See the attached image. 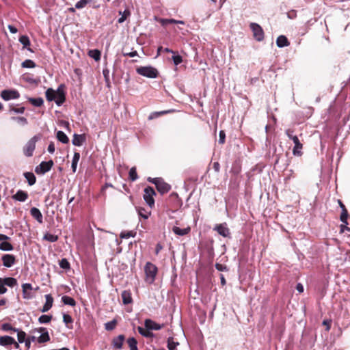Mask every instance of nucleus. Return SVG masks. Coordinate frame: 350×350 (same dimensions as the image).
Instances as JSON below:
<instances>
[{
    "mask_svg": "<svg viewBox=\"0 0 350 350\" xmlns=\"http://www.w3.org/2000/svg\"><path fill=\"white\" fill-rule=\"evenodd\" d=\"M250 27L253 33L254 38L258 42L262 41L265 38V33L262 28L256 23H251L250 24Z\"/></svg>",
    "mask_w": 350,
    "mask_h": 350,
    "instance_id": "nucleus-4",
    "label": "nucleus"
},
{
    "mask_svg": "<svg viewBox=\"0 0 350 350\" xmlns=\"http://www.w3.org/2000/svg\"><path fill=\"white\" fill-rule=\"evenodd\" d=\"M276 44L278 47L282 48L288 46L290 43L285 36L281 35L278 37L276 40Z\"/></svg>",
    "mask_w": 350,
    "mask_h": 350,
    "instance_id": "nucleus-23",
    "label": "nucleus"
},
{
    "mask_svg": "<svg viewBox=\"0 0 350 350\" xmlns=\"http://www.w3.org/2000/svg\"><path fill=\"white\" fill-rule=\"evenodd\" d=\"M20 42L23 45V47H27L30 45V40L27 36H22L19 38Z\"/></svg>",
    "mask_w": 350,
    "mask_h": 350,
    "instance_id": "nucleus-48",
    "label": "nucleus"
},
{
    "mask_svg": "<svg viewBox=\"0 0 350 350\" xmlns=\"http://www.w3.org/2000/svg\"><path fill=\"white\" fill-rule=\"evenodd\" d=\"M154 180L156 182L154 183L156 188L161 194L167 193L170 190L171 186L168 183H165L163 178H161L160 179H155Z\"/></svg>",
    "mask_w": 350,
    "mask_h": 350,
    "instance_id": "nucleus-6",
    "label": "nucleus"
},
{
    "mask_svg": "<svg viewBox=\"0 0 350 350\" xmlns=\"http://www.w3.org/2000/svg\"><path fill=\"white\" fill-rule=\"evenodd\" d=\"M172 231L177 235L183 236L188 234L190 231V228H180L177 226H174Z\"/></svg>",
    "mask_w": 350,
    "mask_h": 350,
    "instance_id": "nucleus-24",
    "label": "nucleus"
},
{
    "mask_svg": "<svg viewBox=\"0 0 350 350\" xmlns=\"http://www.w3.org/2000/svg\"><path fill=\"white\" fill-rule=\"evenodd\" d=\"M125 338L122 334L119 335L113 339V345L115 348L120 349L122 347L123 342Z\"/></svg>",
    "mask_w": 350,
    "mask_h": 350,
    "instance_id": "nucleus-21",
    "label": "nucleus"
},
{
    "mask_svg": "<svg viewBox=\"0 0 350 350\" xmlns=\"http://www.w3.org/2000/svg\"><path fill=\"white\" fill-rule=\"evenodd\" d=\"M0 250L2 251H11L13 250V246L9 242L3 241L0 243Z\"/></svg>",
    "mask_w": 350,
    "mask_h": 350,
    "instance_id": "nucleus-36",
    "label": "nucleus"
},
{
    "mask_svg": "<svg viewBox=\"0 0 350 350\" xmlns=\"http://www.w3.org/2000/svg\"><path fill=\"white\" fill-rule=\"evenodd\" d=\"M64 89V85L61 84L56 91L55 102L58 106L62 105L66 100V95Z\"/></svg>",
    "mask_w": 350,
    "mask_h": 350,
    "instance_id": "nucleus-9",
    "label": "nucleus"
},
{
    "mask_svg": "<svg viewBox=\"0 0 350 350\" xmlns=\"http://www.w3.org/2000/svg\"><path fill=\"white\" fill-rule=\"evenodd\" d=\"M172 60L174 64L177 66L183 62V57L179 55H173Z\"/></svg>",
    "mask_w": 350,
    "mask_h": 350,
    "instance_id": "nucleus-52",
    "label": "nucleus"
},
{
    "mask_svg": "<svg viewBox=\"0 0 350 350\" xmlns=\"http://www.w3.org/2000/svg\"><path fill=\"white\" fill-rule=\"evenodd\" d=\"M178 345H179V342L174 341V338L172 337L168 338L167 348L169 350H175Z\"/></svg>",
    "mask_w": 350,
    "mask_h": 350,
    "instance_id": "nucleus-34",
    "label": "nucleus"
},
{
    "mask_svg": "<svg viewBox=\"0 0 350 350\" xmlns=\"http://www.w3.org/2000/svg\"><path fill=\"white\" fill-rule=\"evenodd\" d=\"M121 297L122 299V303L124 305H127L131 304L133 302V299L131 297V293L130 291H123L121 294Z\"/></svg>",
    "mask_w": 350,
    "mask_h": 350,
    "instance_id": "nucleus-19",
    "label": "nucleus"
},
{
    "mask_svg": "<svg viewBox=\"0 0 350 350\" xmlns=\"http://www.w3.org/2000/svg\"><path fill=\"white\" fill-rule=\"evenodd\" d=\"M129 178L131 181H135L138 178L135 167H133L131 168L129 171Z\"/></svg>",
    "mask_w": 350,
    "mask_h": 350,
    "instance_id": "nucleus-41",
    "label": "nucleus"
},
{
    "mask_svg": "<svg viewBox=\"0 0 350 350\" xmlns=\"http://www.w3.org/2000/svg\"><path fill=\"white\" fill-rule=\"evenodd\" d=\"M1 328L4 331H13V332L18 331L17 328L12 327V325L8 323L2 324Z\"/></svg>",
    "mask_w": 350,
    "mask_h": 350,
    "instance_id": "nucleus-50",
    "label": "nucleus"
},
{
    "mask_svg": "<svg viewBox=\"0 0 350 350\" xmlns=\"http://www.w3.org/2000/svg\"><path fill=\"white\" fill-rule=\"evenodd\" d=\"M24 176L27 179L28 184L31 186L36 183V178L32 172H25Z\"/></svg>",
    "mask_w": 350,
    "mask_h": 350,
    "instance_id": "nucleus-26",
    "label": "nucleus"
},
{
    "mask_svg": "<svg viewBox=\"0 0 350 350\" xmlns=\"http://www.w3.org/2000/svg\"><path fill=\"white\" fill-rule=\"evenodd\" d=\"M0 282H2L5 286H8L9 287H14L17 284L16 279L11 277L1 278Z\"/></svg>",
    "mask_w": 350,
    "mask_h": 350,
    "instance_id": "nucleus-22",
    "label": "nucleus"
},
{
    "mask_svg": "<svg viewBox=\"0 0 350 350\" xmlns=\"http://www.w3.org/2000/svg\"><path fill=\"white\" fill-rule=\"evenodd\" d=\"M40 139V136L35 135L31 137L23 148V152L26 157H31L36 148V142Z\"/></svg>",
    "mask_w": 350,
    "mask_h": 350,
    "instance_id": "nucleus-2",
    "label": "nucleus"
},
{
    "mask_svg": "<svg viewBox=\"0 0 350 350\" xmlns=\"http://www.w3.org/2000/svg\"><path fill=\"white\" fill-rule=\"evenodd\" d=\"M12 343H15V340L14 338L10 336H3L0 337V345L6 347L8 345H11Z\"/></svg>",
    "mask_w": 350,
    "mask_h": 350,
    "instance_id": "nucleus-20",
    "label": "nucleus"
},
{
    "mask_svg": "<svg viewBox=\"0 0 350 350\" xmlns=\"http://www.w3.org/2000/svg\"><path fill=\"white\" fill-rule=\"evenodd\" d=\"M44 239L53 243V242L57 241V239H58V237H57V235L49 234V233H46L44 236Z\"/></svg>",
    "mask_w": 350,
    "mask_h": 350,
    "instance_id": "nucleus-47",
    "label": "nucleus"
},
{
    "mask_svg": "<svg viewBox=\"0 0 350 350\" xmlns=\"http://www.w3.org/2000/svg\"><path fill=\"white\" fill-rule=\"evenodd\" d=\"M63 321L66 324L71 323H72V319L70 315L67 314H63Z\"/></svg>",
    "mask_w": 350,
    "mask_h": 350,
    "instance_id": "nucleus-54",
    "label": "nucleus"
},
{
    "mask_svg": "<svg viewBox=\"0 0 350 350\" xmlns=\"http://www.w3.org/2000/svg\"><path fill=\"white\" fill-rule=\"evenodd\" d=\"M127 343L129 345V347H130V350H138L137 347V342L135 338H129L127 340Z\"/></svg>",
    "mask_w": 350,
    "mask_h": 350,
    "instance_id": "nucleus-35",
    "label": "nucleus"
},
{
    "mask_svg": "<svg viewBox=\"0 0 350 350\" xmlns=\"http://www.w3.org/2000/svg\"><path fill=\"white\" fill-rule=\"evenodd\" d=\"M29 101L36 107H40L43 105L44 100L42 98H29Z\"/></svg>",
    "mask_w": 350,
    "mask_h": 350,
    "instance_id": "nucleus-38",
    "label": "nucleus"
},
{
    "mask_svg": "<svg viewBox=\"0 0 350 350\" xmlns=\"http://www.w3.org/2000/svg\"><path fill=\"white\" fill-rule=\"evenodd\" d=\"M86 137L84 134L79 135L75 133L73 135V138L72 140V143L74 146H81L85 142Z\"/></svg>",
    "mask_w": 350,
    "mask_h": 350,
    "instance_id": "nucleus-14",
    "label": "nucleus"
},
{
    "mask_svg": "<svg viewBox=\"0 0 350 350\" xmlns=\"http://www.w3.org/2000/svg\"><path fill=\"white\" fill-rule=\"evenodd\" d=\"M56 91L52 88H49L45 92L46 98L49 101L55 100Z\"/></svg>",
    "mask_w": 350,
    "mask_h": 350,
    "instance_id": "nucleus-32",
    "label": "nucleus"
},
{
    "mask_svg": "<svg viewBox=\"0 0 350 350\" xmlns=\"http://www.w3.org/2000/svg\"><path fill=\"white\" fill-rule=\"evenodd\" d=\"M119 14L121 15V17L118 19V23H122L127 17L130 16L131 12L129 9H126L124 12L119 11Z\"/></svg>",
    "mask_w": 350,
    "mask_h": 350,
    "instance_id": "nucleus-31",
    "label": "nucleus"
},
{
    "mask_svg": "<svg viewBox=\"0 0 350 350\" xmlns=\"http://www.w3.org/2000/svg\"><path fill=\"white\" fill-rule=\"evenodd\" d=\"M59 265L64 269H69L70 268V263L66 258H62L59 260Z\"/></svg>",
    "mask_w": 350,
    "mask_h": 350,
    "instance_id": "nucleus-46",
    "label": "nucleus"
},
{
    "mask_svg": "<svg viewBox=\"0 0 350 350\" xmlns=\"http://www.w3.org/2000/svg\"><path fill=\"white\" fill-rule=\"evenodd\" d=\"M135 234V232H133L132 231H129V232H122L121 234H120V237L122 239H128L131 237H134Z\"/></svg>",
    "mask_w": 350,
    "mask_h": 350,
    "instance_id": "nucleus-53",
    "label": "nucleus"
},
{
    "mask_svg": "<svg viewBox=\"0 0 350 350\" xmlns=\"http://www.w3.org/2000/svg\"><path fill=\"white\" fill-rule=\"evenodd\" d=\"M215 266V268L219 271H228V268H227L226 265H225L220 264V263H216Z\"/></svg>",
    "mask_w": 350,
    "mask_h": 350,
    "instance_id": "nucleus-56",
    "label": "nucleus"
},
{
    "mask_svg": "<svg viewBox=\"0 0 350 350\" xmlns=\"http://www.w3.org/2000/svg\"><path fill=\"white\" fill-rule=\"evenodd\" d=\"M23 297L25 299H29L31 297V295L28 293V291H31L32 289V286L31 284L25 283L22 285Z\"/></svg>",
    "mask_w": 350,
    "mask_h": 350,
    "instance_id": "nucleus-25",
    "label": "nucleus"
},
{
    "mask_svg": "<svg viewBox=\"0 0 350 350\" xmlns=\"http://www.w3.org/2000/svg\"><path fill=\"white\" fill-rule=\"evenodd\" d=\"M348 213H341L340 219L342 221V223L348 224L347 223V218H348Z\"/></svg>",
    "mask_w": 350,
    "mask_h": 350,
    "instance_id": "nucleus-58",
    "label": "nucleus"
},
{
    "mask_svg": "<svg viewBox=\"0 0 350 350\" xmlns=\"http://www.w3.org/2000/svg\"><path fill=\"white\" fill-rule=\"evenodd\" d=\"M293 142L295 144L293 149V154L295 156H301L303 152H301V149L303 148V144L300 142L299 138L294 137L293 139Z\"/></svg>",
    "mask_w": 350,
    "mask_h": 350,
    "instance_id": "nucleus-11",
    "label": "nucleus"
},
{
    "mask_svg": "<svg viewBox=\"0 0 350 350\" xmlns=\"http://www.w3.org/2000/svg\"><path fill=\"white\" fill-rule=\"evenodd\" d=\"M214 230H216L219 234L224 237H230V232L229 228L227 227L226 223L218 224L215 226Z\"/></svg>",
    "mask_w": 350,
    "mask_h": 350,
    "instance_id": "nucleus-10",
    "label": "nucleus"
},
{
    "mask_svg": "<svg viewBox=\"0 0 350 350\" xmlns=\"http://www.w3.org/2000/svg\"><path fill=\"white\" fill-rule=\"evenodd\" d=\"M31 215L37 220L38 222L42 224L43 222V217L40 211L36 208L33 207L30 209Z\"/></svg>",
    "mask_w": 350,
    "mask_h": 350,
    "instance_id": "nucleus-17",
    "label": "nucleus"
},
{
    "mask_svg": "<svg viewBox=\"0 0 350 350\" xmlns=\"http://www.w3.org/2000/svg\"><path fill=\"white\" fill-rule=\"evenodd\" d=\"M174 111H175L174 109H170V110L161 111L152 113L149 116L148 120H152V119H153L156 117H158L159 116L170 113L174 112Z\"/></svg>",
    "mask_w": 350,
    "mask_h": 350,
    "instance_id": "nucleus-33",
    "label": "nucleus"
},
{
    "mask_svg": "<svg viewBox=\"0 0 350 350\" xmlns=\"http://www.w3.org/2000/svg\"><path fill=\"white\" fill-rule=\"evenodd\" d=\"M285 134L286 135V136L288 137V139L293 140L294 139V137H297V136L296 135H293V131L292 129H286L285 131Z\"/></svg>",
    "mask_w": 350,
    "mask_h": 350,
    "instance_id": "nucleus-57",
    "label": "nucleus"
},
{
    "mask_svg": "<svg viewBox=\"0 0 350 350\" xmlns=\"http://www.w3.org/2000/svg\"><path fill=\"white\" fill-rule=\"evenodd\" d=\"M156 20L159 21L162 26H167L169 24H184V21H178L175 19H167V18H157Z\"/></svg>",
    "mask_w": 350,
    "mask_h": 350,
    "instance_id": "nucleus-18",
    "label": "nucleus"
},
{
    "mask_svg": "<svg viewBox=\"0 0 350 350\" xmlns=\"http://www.w3.org/2000/svg\"><path fill=\"white\" fill-rule=\"evenodd\" d=\"M2 261L3 266L11 267L15 263V256L12 254H4L2 256Z\"/></svg>",
    "mask_w": 350,
    "mask_h": 350,
    "instance_id": "nucleus-12",
    "label": "nucleus"
},
{
    "mask_svg": "<svg viewBox=\"0 0 350 350\" xmlns=\"http://www.w3.org/2000/svg\"><path fill=\"white\" fill-rule=\"evenodd\" d=\"M21 66L23 68H33L36 67V64L31 59H26L22 62Z\"/></svg>",
    "mask_w": 350,
    "mask_h": 350,
    "instance_id": "nucleus-39",
    "label": "nucleus"
},
{
    "mask_svg": "<svg viewBox=\"0 0 350 350\" xmlns=\"http://www.w3.org/2000/svg\"><path fill=\"white\" fill-rule=\"evenodd\" d=\"M62 301L65 305H69L71 306H75L76 305L75 300L72 297L67 295H64L62 297Z\"/></svg>",
    "mask_w": 350,
    "mask_h": 350,
    "instance_id": "nucleus-30",
    "label": "nucleus"
},
{
    "mask_svg": "<svg viewBox=\"0 0 350 350\" xmlns=\"http://www.w3.org/2000/svg\"><path fill=\"white\" fill-rule=\"evenodd\" d=\"M89 55L94 59L96 61H98L100 58V52L98 50H92L89 52Z\"/></svg>",
    "mask_w": 350,
    "mask_h": 350,
    "instance_id": "nucleus-42",
    "label": "nucleus"
},
{
    "mask_svg": "<svg viewBox=\"0 0 350 350\" xmlns=\"http://www.w3.org/2000/svg\"><path fill=\"white\" fill-rule=\"evenodd\" d=\"M28 193L23 190H18L14 196L12 198L18 202H25L28 198Z\"/></svg>",
    "mask_w": 350,
    "mask_h": 350,
    "instance_id": "nucleus-16",
    "label": "nucleus"
},
{
    "mask_svg": "<svg viewBox=\"0 0 350 350\" xmlns=\"http://www.w3.org/2000/svg\"><path fill=\"white\" fill-rule=\"evenodd\" d=\"M46 302L40 310L42 312H46L49 311L53 306V298L51 294L45 295Z\"/></svg>",
    "mask_w": 350,
    "mask_h": 350,
    "instance_id": "nucleus-15",
    "label": "nucleus"
},
{
    "mask_svg": "<svg viewBox=\"0 0 350 350\" xmlns=\"http://www.w3.org/2000/svg\"><path fill=\"white\" fill-rule=\"evenodd\" d=\"M50 340V336L48 332H44L38 337V342L39 343H44Z\"/></svg>",
    "mask_w": 350,
    "mask_h": 350,
    "instance_id": "nucleus-37",
    "label": "nucleus"
},
{
    "mask_svg": "<svg viewBox=\"0 0 350 350\" xmlns=\"http://www.w3.org/2000/svg\"><path fill=\"white\" fill-rule=\"evenodd\" d=\"M116 324H117L116 320L113 319L111 321L106 323L105 324V327L107 330L111 331V330H113L116 327Z\"/></svg>",
    "mask_w": 350,
    "mask_h": 350,
    "instance_id": "nucleus-43",
    "label": "nucleus"
},
{
    "mask_svg": "<svg viewBox=\"0 0 350 350\" xmlns=\"http://www.w3.org/2000/svg\"><path fill=\"white\" fill-rule=\"evenodd\" d=\"M17 332V338L19 343H23L26 340V333L24 331L20 330L18 329Z\"/></svg>",
    "mask_w": 350,
    "mask_h": 350,
    "instance_id": "nucleus-40",
    "label": "nucleus"
},
{
    "mask_svg": "<svg viewBox=\"0 0 350 350\" xmlns=\"http://www.w3.org/2000/svg\"><path fill=\"white\" fill-rule=\"evenodd\" d=\"M12 119L16 120L19 124H21L23 125L27 124V120L25 117H12Z\"/></svg>",
    "mask_w": 350,
    "mask_h": 350,
    "instance_id": "nucleus-51",
    "label": "nucleus"
},
{
    "mask_svg": "<svg viewBox=\"0 0 350 350\" xmlns=\"http://www.w3.org/2000/svg\"><path fill=\"white\" fill-rule=\"evenodd\" d=\"M57 139L63 144H68L69 139L67 135L62 131H59L56 135Z\"/></svg>",
    "mask_w": 350,
    "mask_h": 350,
    "instance_id": "nucleus-27",
    "label": "nucleus"
},
{
    "mask_svg": "<svg viewBox=\"0 0 350 350\" xmlns=\"http://www.w3.org/2000/svg\"><path fill=\"white\" fill-rule=\"evenodd\" d=\"M323 325L326 326V331H329L331 327V321L329 320H324L323 321Z\"/></svg>",
    "mask_w": 350,
    "mask_h": 350,
    "instance_id": "nucleus-62",
    "label": "nucleus"
},
{
    "mask_svg": "<svg viewBox=\"0 0 350 350\" xmlns=\"http://www.w3.org/2000/svg\"><path fill=\"white\" fill-rule=\"evenodd\" d=\"M1 97L4 100H10L11 99H16L20 97V94L15 90H4L1 92Z\"/></svg>",
    "mask_w": 350,
    "mask_h": 350,
    "instance_id": "nucleus-7",
    "label": "nucleus"
},
{
    "mask_svg": "<svg viewBox=\"0 0 350 350\" xmlns=\"http://www.w3.org/2000/svg\"><path fill=\"white\" fill-rule=\"evenodd\" d=\"M53 165V161L50 160L49 161H42L40 164L35 169L37 174H45L49 172Z\"/></svg>",
    "mask_w": 350,
    "mask_h": 350,
    "instance_id": "nucleus-8",
    "label": "nucleus"
},
{
    "mask_svg": "<svg viewBox=\"0 0 350 350\" xmlns=\"http://www.w3.org/2000/svg\"><path fill=\"white\" fill-rule=\"evenodd\" d=\"M136 72L143 77L151 79L157 78L159 75L158 70L150 66L138 67L136 68Z\"/></svg>",
    "mask_w": 350,
    "mask_h": 350,
    "instance_id": "nucleus-1",
    "label": "nucleus"
},
{
    "mask_svg": "<svg viewBox=\"0 0 350 350\" xmlns=\"http://www.w3.org/2000/svg\"><path fill=\"white\" fill-rule=\"evenodd\" d=\"M7 292V288L2 282H0V294H4Z\"/></svg>",
    "mask_w": 350,
    "mask_h": 350,
    "instance_id": "nucleus-64",
    "label": "nucleus"
},
{
    "mask_svg": "<svg viewBox=\"0 0 350 350\" xmlns=\"http://www.w3.org/2000/svg\"><path fill=\"white\" fill-rule=\"evenodd\" d=\"M137 330H138L139 333L144 337L151 338L153 336V333L151 332L150 330L148 329L146 327V329H144L142 327H138Z\"/></svg>",
    "mask_w": 350,
    "mask_h": 350,
    "instance_id": "nucleus-29",
    "label": "nucleus"
},
{
    "mask_svg": "<svg viewBox=\"0 0 350 350\" xmlns=\"http://www.w3.org/2000/svg\"><path fill=\"white\" fill-rule=\"evenodd\" d=\"M51 319H52L51 315L43 314L39 317L38 321L40 323H48L51 321Z\"/></svg>",
    "mask_w": 350,
    "mask_h": 350,
    "instance_id": "nucleus-44",
    "label": "nucleus"
},
{
    "mask_svg": "<svg viewBox=\"0 0 350 350\" xmlns=\"http://www.w3.org/2000/svg\"><path fill=\"white\" fill-rule=\"evenodd\" d=\"M55 145L53 142H51L48 146V151L53 154L55 152Z\"/></svg>",
    "mask_w": 350,
    "mask_h": 350,
    "instance_id": "nucleus-63",
    "label": "nucleus"
},
{
    "mask_svg": "<svg viewBox=\"0 0 350 350\" xmlns=\"http://www.w3.org/2000/svg\"><path fill=\"white\" fill-rule=\"evenodd\" d=\"M35 339H36L35 336H31L30 338H27L25 342V347L27 349L30 348L31 341H34Z\"/></svg>",
    "mask_w": 350,
    "mask_h": 350,
    "instance_id": "nucleus-60",
    "label": "nucleus"
},
{
    "mask_svg": "<svg viewBox=\"0 0 350 350\" xmlns=\"http://www.w3.org/2000/svg\"><path fill=\"white\" fill-rule=\"evenodd\" d=\"M80 159V154L79 152H75L74 153V156L72 161V165L71 167L73 172H75L77 170V163L79 162V160Z\"/></svg>",
    "mask_w": 350,
    "mask_h": 350,
    "instance_id": "nucleus-28",
    "label": "nucleus"
},
{
    "mask_svg": "<svg viewBox=\"0 0 350 350\" xmlns=\"http://www.w3.org/2000/svg\"><path fill=\"white\" fill-rule=\"evenodd\" d=\"M144 325L145 327L150 330H159L163 327V325H159L151 319H146Z\"/></svg>",
    "mask_w": 350,
    "mask_h": 350,
    "instance_id": "nucleus-13",
    "label": "nucleus"
},
{
    "mask_svg": "<svg viewBox=\"0 0 350 350\" xmlns=\"http://www.w3.org/2000/svg\"><path fill=\"white\" fill-rule=\"evenodd\" d=\"M156 193L152 187H147L144 189V199L147 204L152 208L154 204V196Z\"/></svg>",
    "mask_w": 350,
    "mask_h": 350,
    "instance_id": "nucleus-5",
    "label": "nucleus"
},
{
    "mask_svg": "<svg viewBox=\"0 0 350 350\" xmlns=\"http://www.w3.org/2000/svg\"><path fill=\"white\" fill-rule=\"evenodd\" d=\"M91 0H80L75 4V8L77 9H83L85 7V5L90 3Z\"/></svg>",
    "mask_w": 350,
    "mask_h": 350,
    "instance_id": "nucleus-45",
    "label": "nucleus"
},
{
    "mask_svg": "<svg viewBox=\"0 0 350 350\" xmlns=\"http://www.w3.org/2000/svg\"><path fill=\"white\" fill-rule=\"evenodd\" d=\"M138 214L140 217L144 219H148L149 215H150V212L147 211L145 208H140L138 209Z\"/></svg>",
    "mask_w": 350,
    "mask_h": 350,
    "instance_id": "nucleus-49",
    "label": "nucleus"
},
{
    "mask_svg": "<svg viewBox=\"0 0 350 350\" xmlns=\"http://www.w3.org/2000/svg\"><path fill=\"white\" fill-rule=\"evenodd\" d=\"M25 109L24 107H21L20 108L12 107L10 109V111H14L16 113H23L25 111Z\"/></svg>",
    "mask_w": 350,
    "mask_h": 350,
    "instance_id": "nucleus-59",
    "label": "nucleus"
},
{
    "mask_svg": "<svg viewBox=\"0 0 350 350\" xmlns=\"http://www.w3.org/2000/svg\"><path fill=\"white\" fill-rule=\"evenodd\" d=\"M219 143L221 144H224L226 139V133L224 131H219Z\"/></svg>",
    "mask_w": 350,
    "mask_h": 350,
    "instance_id": "nucleus-55",
    "label": "nucleus"
},
{
    "mask_svg": "<svg viewBox=\"0 0 350 350\" xmlns=\"http://www.w3.org/2000/svg\"><path fill=\"white\" fill-rule=\"evenodd\" d=\"M340 232L343 233L345 230L350 232V228L347 227V224H343L340 225Z\"/></svg>",
    "mask_w": 350,
    "mask_h": 350,
    "instance_id": "nucleus-61",
    "label": "nucleus"
},
{
    "mask_svg": "<svg viewBox=\"0 0 350 350\" xmlns=\"http://www.w3.org/2000/svg\"><path fill=\"white\" fill-rule=\"evenodd\" d=\"M145 273L146 275V280L149 283H152L157 273V267L152 263L148 262L145 265Z\"/></svg>",
    "mask_w": 350,
    "mask_h": 350,
    "instance_id": "nucleus-3",
    "label": "nucleus"
}]
</instances>
